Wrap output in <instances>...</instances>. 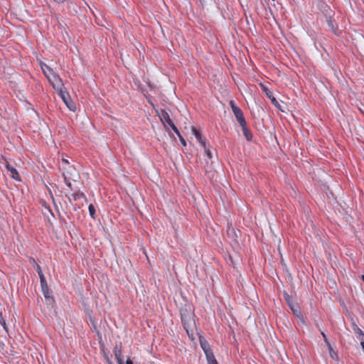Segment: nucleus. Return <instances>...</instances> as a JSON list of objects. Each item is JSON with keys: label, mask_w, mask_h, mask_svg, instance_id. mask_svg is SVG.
<instances>
[{"label": "nucleus", "mask_w": 364, "mask_h": 364, "mask_svg": "<svg viewBox=\"0 0 364 364\" xmlns=\"http://www.w3.org/2000/svg\"><path fill=\"white\" fill-rule=\"evenodd\" d=\"M89 213L90 215V217L93 219L95 218V206L92 204H90L89 207Z\"/></svg>", "instance_id": "4be33fe9"}, {"label": "nucleus", "mask_w": 364, "mask_h": 364, "mask_svg": "<svg viewBox=\"0 0 364 364\" xmlns=\"http://www.w3.org/2000/svg\"><path fill=\"white\" fill-rule=\"evenodd\" d=\"M158 115L164 126L168 125L176 134H178V128L171 119L169 114L166 110L161 109L158 112Z\"/></svg>", "instance_id": "20e7f679"}, {"label": "nucleus", "mask_w": 364, "mask_h": 364, "mask_svg": "<svg viewBox=\"0 0 364 364\" xmlns=\"http://www.w3.org/2000/svg\"><path fill=\"white\" fill-rule=\"evenodd\" d=\"M241 127H242L243 134L245 136L246 139L249 141H251L252 140V134L247 127V123L245 122V124H244V126H241Z\"/></svg>", "instance_id": "f8f14e48"}, {"label": "nucleus", "mask_w": 364, "mask_h": 364, "mask_svg": "<svg viewBox=\"0 0 364 364\" xmlns=\"http://www.w3.org/2000/svg\"><path fill=\"white\" fill-rule=\"evenodd\" d=\"M68 200H69L70 203H72L71 198L70 197L68 198Z\"/></svg>", "instance_id": "c85d7f7f"}, {"label": "nucleus", "mask_w": 364, "mask_h": 364, "mask_svg": "<svg viewBox=\"0 0 364 364\" xmlns=\"http://www.w3.org/2000/svg\"><path fill=\"white\" fill-rule=\"evenodd\" d=\"M230 105L232 111L240 126L245 124L246 120L242 109L237 107L233 100H230Z\"/></svg>", "instance_id": "39448f33"}, {"label": "nucleus", "mask_w": 364, "mask_h": 364, "mask_svg": "<svg viewBox=\"0 0 364 364\" xmlns=\"http://www.w3.org/2000/svg\"><path fill=\"white\" fill-rule=\"evenodd\" d=\"M8 171H9L12 174V178L17 180L18 176V173L17 170L14 168L12 166H11L9 164H7L6 166Z\"/></svg>", "instance_id": "4468645a"}, {"label": "nucleus", "mask_w": 364, "mask_h": 364, "mask_svg": "<svg viewBox=\"0 0 364 364\" xmlns=\"http://www.w3.org/2000/svg\"><path fill=\"white\" fill-rule=\"evenodd\" d=\"M68 173L69 172H67V173H63V177H64V181H65V183H66V185L71 189L73 190L72 188V183L70 182V179H68Z\"/></svg>", "instance_id": "a211bd4d"}, {"label": "nucleus", "mask_w": 364, "mask_h": 364, "mask_svg": "<svg viewBox=\"0 0 364 364\" xmlns=\"http://www.w3.org/2000/svg\"><path fill=\"white\" fill-rule=\"evenodd\" d=\"M41 70L54 89H60L63 87L62 79L53 70L43 63H41Z\"/></svg>", "instance_id": "f03ea898"}, {"label": "nucleus", "mask_w": 364, "mask_h": 364, "mask_svg": "<svg viewBox=\"0 0 364 364\" xmlns=\"http://www.w3.org/2000/svg\"><path fill=\"white\" fill-rule=\"evenodd\" d=\"M362 278H363V281H364V276L363 275L362 276Z\"/></svg>", "instance_id": "c756f323"}, {"label": "nucleus", "mask_w": 364, "mask_h": 364, "mask_svg": "<svg viewBox=\"0 0 364 364\" xmlns=\"http://www.w3.org/2000/svg\"><path fill=\"white\" fill-rule=\"evenodd\" d=\"M67 172H69V173H68V179L76 181V179L79 176V174H78L77 171L73 167L69 166L68 169L67 168L65 171H63V173H67Z\"/></svg>", "instance_id": "1a4fd4ad"}, {"label": "nucleus", "mask_w": 364, "mask_h": 364, "mask_svg": "<svg viewBox=\"0 0 364 364\" xmlns=\"http://www.w3.org/2000/svg\"><path fill=\"white\" fill-rule=\"evenodd\" d=\"M40 282H41V286L42 291L44 294V296L46 298H48L49 297L48 287L46 278L44 277L43 282L42 281H40Z\"/></svg>", "instance_id": "9b49d317"}, {"label": "nucleus", "mask_w": 364, "mask_h": 364, "mask_svg": "<svg viewBox=\"0 0 364 364\" xmlns=\"http://www.w3.org/2000/svg\"><path fill=\"white\" fill-rule=\"evenodd\" d=\"M55 2L58 3V4H60V3H63L64 2L65 0H54Z\"/></svg>", "instance_id": "bb28decb"}, {"label": "nucleus", "mask_w": 364, "mask_h": 364, "mask_svg": "<svg viewBox=\"0 0 364 364\" xmlns=\"http://www.w3.org/2000/svg\"><path fill=\"white\" fill-rule=\"evenodd\" d=\"M355 333L360 341L361 339H364V333L360 328L356 326L355 328Z\"/></svg>", "instance_id": "6ab92c4d"}, {"label": "nucleus", "mask_w": 364, "mask_h": 364, "mask_svg": "<svg viewBox=\"0 0 364 364\" xmlns=\"http://www.w3.org/2000/svg\"><path fill=\"white\" fill-rule=\"evenodd\" d=\"M360 346L364 350V339H361Z\"/></svg>", "instance_id": "a878e982"}, {"label": "nucleus", "mask_w": 364, "mask_h": 364, "mask_svg": "<svg viewBox=\"0 0 364 364\" xmlns=\"http://www.w3.org/2000/svg\"><path fill=\"white\" fill-rule=\"evenodd\" d=\"M269 100H271L272 103L274 105V107L278 108L279 110L284 112V110L281 107L280 104L274 96H272Z\"/></svg>", "instance_id": "aec40b11"}, {"label": "nucleus", "mask_w": 364, "mask_h": 364, "mask_svg": "<svg viewBox=\"0 0 364 364\" xmlns=\"http://www.w3.org/2000/svg\"><path fill=\"white\" fill-rule=\"evenodd\" d=\"M68 161L67 159H62V164H61V168L63 171H65L67 169V166H68Z\"/></svg>", "instance_id": "5701e85b"}, {"label": "nucleus", "mask_w": 364, "mask_h": 364, "mask_svg": "<svg viewBox=\"0 0 364 364\" xmlns=\"http://www.w3.org/2000/svg\"><path fill=\"white\" fill-rule=\"evenodd\" d=\"M180 312L183 328L186 333L190 335V331H192V326L195 325L194 314L189 305H186L185 307L181 309Z\"/></svg>", "instance_id": "f257e3e1"}, {"label": "nucleus", "mask_w": 364, "mask_h": 364, "mask_svg": "<svg viewBox=\"0 0 364 364\" xmlns=\"http://www.w3.org/2000/svg\"><path fill=\"white\" fill-rule=\"evenodd\" d=\"M177 136H178L179 138V140L181 141V143L182 144L183 146H186V140L183 139V137L181 136L180 132L178 131V134H176Z\"/></svg>", "instance_id": "b1692460"}, {"label": "nucleus", "mask_w": 364, "mask_h": 364, "mask_svg": "<svg viewBox=\"0 0 364 364\" xmlns=\"http://www.w3.org/2000/svg\"><path fill=\"white\" fill-rule=\"evenodd\" d=\"M72 197L73 198L74 200H83L85 202H87V198L85 196V194L80 191L79 190L77 191L75 193H73L72 194Z\"/></svg>", "instance_id": "9d476101"}, {"label": "nucleus", "mask_w": 364, "mask_h": 364, "mask_svg": "<svg viewBox=\"0 0 364 364\" xmlns=\"http://www.w3.org/2000/svg\"><path fill=\"white\" fill-rule=\"evenodd\" d=\"M260 86H261L262 91L266 94L267 97L269 99H270L273 96L272 92L265 85L261 84Z\"/></svg>", "instance_id": "dca6fc26"}, {"label": "nucleus", "mask_w": 364, "mask_h": 364, "mask_svg": "<svg viewBox=\"0 0 364 364\" xmlns=\"http://www.w3.org/2000/svg\"><path fill=\"white\" fill-rule=\"evenodd\" d=\"M206 359L208 364H218L213 353H207Z\"/></svg>", "instance_id": "2eb2a0df"}, {"label": "nucleus", "mask_w": 364, "mask_h": 364, "mask_svg": "<svg viewBox=\"0 0 364 364\" xmlns=\"http://www.w3.org/2000/svg\"><path fill=\"white\" fill-rule=\"evenodd\" d=\"M202 147L203 148L205 154L208 157V159H211L213 157V155H212V152H211L210 148L206 145V144H205V146H202Z\"/></svg>", "instance_id": "f3484780"}, {"label": "nucleus", "mask_w": 364, "mask_h": 364, "mask_svg": "<svg viewBox=\"0 0 364 364\" xmlns=\"http://www.w3.org/2000/svg\"><path fill=\"white\" fill-rule=\"evenodd\" d=\"M321 335H322V336H323V341H324L325 343H326V346H328V344H330V343L328 342V339H327V338H326V334H325V333H324V332H323V331H321Z\"/></svg>", "instance_id": "393cba45"}, {"label": "nucleus", "mask_w": 364, "mask_h": 364, "mask_svg": "<svg viewBox=\"0 0 364 364\" xmlns=\"http://www.w3.org/2000/svg\"><path fill=\"white\" fill-rule=\"evenodd\" d=\"M329 350L330 356L332 359H336L337 358V353L333 350L332 346L331 344H328L327 346Z\"/></svg>", "instance_id": "412c9836"}, {"label": "nucleus", "mask_w": 364, "mask_h": 364, "mask_svg": "<svg viewBox=\"0 0 364 364\" xmlns=\"http://www.w3.org/2000/svg\"><path fill=\"white\" fill-rule=\"evenodd\" d=\"M200 343L202 349L204 351V353L205 354V357L207 356V353H213L209 347L208 343L205 341H200Z\"/></svg>", "instance_id": "ddd939ff"}, {"label": "nucleus", "mask_w": 364, "mask_h": 364, "mask_svg": "<svg viewBox=\"0 0 364 364\" xmlns=\"http://www.w3.org/2000/svg\"><path fill=\"white\" fill-rule=\"evenodd\" d=\"M126 364H133V363L131 360L128 359L126 362Z\"/></svg>", "instance_id": "cd10ccee"}, {"label": "nucleus", "mask_w": 364, "mask_h": 364, "mask_svg": "<svg viewBox=\"0 0 364 364\" xmlns=\"http://www.w3.org/2000/svg\"><path fill=\"white\" fill-rule=\"evenodd\" d=\"M191 132L195 136L196 140L200 144V145L201 146H205V141L202 137V135L200 133V132L195 127H191Z\"/></svg>", "instance_id": "423d86ee"}, {"label": "nucleus", "mask_w": 364, "mask_h": 364, "mask_svg": "<svg viewBox=\"0 0 364 364\" xmlns=\"http://www.w3.org/2000/svg\"><path fill=\"white\" fill-rule=\"evenodd\" d=\"M60 98L65 102L68 108L71 111H75L76 109V105L74 102H73L70 97L68 92L64 90V85L61 87L60 89H55Z\"/></svg>", "instance_id": "7ed1b4c3"}, {"label": "nucleus", "mask_w": 364, "mask_h": 364, "mask_svg": "<svg viewBox=\"0 0 364 364\" xmlns=\"http://www.w3.org/2000/svg\"><path fill=\"white\" fill-rule=\"evenodd\" d=\"M29 260L30 263L33 266L34 268H36V270L37 271L38 277L40 278V281H42L43 282L45 276L42 272L40 265L36 262V260L33 258L31 257Z\"/></svg>", "instance_id": "6e6552de"}, {"label": "nucleus", "mask_w": 364, "mask_h": 364, "mask_svg": "<svg viewBox=\"0 0 364 364\" xmlns=\"http://www.w3.org/2000/svg\"><path fill=\"white\" fill-rule=\"evenodd\" d=\"M113 352H114L115 358L117 360L118 363L123 364L124 360H123V356H122V350H121V347L119 346L118 345L115 346L113 349Z\"/></svg>", "instance_id": "0eeeda50"}]
</instances>
